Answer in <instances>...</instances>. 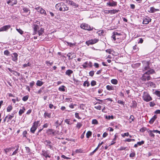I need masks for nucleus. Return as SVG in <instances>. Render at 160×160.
<instances>
[{"label": "nucleus", "instance_id": "44", "mask_svg": "<svg viewBox=\"0 0 160 160\" xmlns=\"http://www.w3.org/2000/svg\"><path fill=\"white\" fill-rule=\"evenodd\" d=\"M65 86H62V87H60L59 88V90L62 91H65V89H64Z\"/></svg>", "mask_w": 160, "mask_h": 160}, {"label": "nucleus", "instance_id": "26", "mask_svg": "<svg viewBox=\"0 0 160 160\" xmlns=\"http://www.w3.org/2000/svg\"><path fill=\"white\" fill-rule=\"evenodd\" d=\"M159 10L158 9H155L153 7H152L150 8V10L148 12L150 13H154V12Z\"/></svg>", "mask_w": 160, "mask_h": 160}, {"label": "nucleus", "instance_id": "16", "mask_svg": "<svg viewBox=\"0 0 160 160\" xmlns=\"http://www.w3.org/2000/svg\"><path fill=\"white\" fill-rule=\"evenodd\" d=\"M7 3L10 5L13 6L17 3V0H6Z\"/></svg>", "mask_w": 160, "mask_h": 160}, {"label": "nucleus", "instance_id": "30", "mask_svg": "<svg viewBox=\"0 0 160 160\" xmlns=\"http://www.w3.org/2000/svg\"><path fill=\"white\" fill-rule=\"evenodd\" d=\"M25 111V108L24 107H23L22 109H20L19 112V115L21 116L22 114Z\"/></svg>", "mask_w": 160, "mask_h": 160}, {"label": "nucleus", "instance_id": "10", "mask_svg": "<svg viewBox=\"0 0 160 160\" xmlns=\"http://www.w3.org/2000/svg\"><path fill=\"white\" fill-rule=\"evenodd\" d=\"M117 4V2L114 1L113 0H109L106 4L107 6L109 7H114L116 6Z\"/></svg>", "mask_w": 160, "mask_h": 160}, {"label": "nucleus", "instance_id": "18", "mask_svg": "<svg viewBox=\"0 0 160 160\" xmlns=\"http://www.w3.org/2000/svg\"><path fill=\"white\" fill-rule=\"evenodd\" d=\"M17 112L14 111L11 113V114L8 115L7 116H8V118L7 122H8L10 120H11L14 117V115Z\"/></svg>", "mask_w": 160, "mask_h": 160}, {"label": "nucleus", "instance_id": "11", "mask_svg": "<svg viewBox=\"0 0 160 160\" xmlns=\"http://www.w3.org/2000/svg\"><path fill=\"white\" fill-rule=\"evenodd\" d=\"M67 2L68 3V4L71 5L72 7H74V8H77L78 7V4H77L71 0H67Z\"/></svg>", "mask_w": 160, "mask_h": 160}, {"label": "nucleus", "instance_id": "41", "mask_svg": "<svg viewBox=\"0 0 160 160\" xmlns=\"http://www.w3.org/2000/svg\"><path fill=\"white\" fill-rule=\"evenodd\" d=\"M18 149H18V146L17 148L16 149V150L14 151L13 152V153L11 155V156H12L14 155H15L16 154H17L19 152Z\"/></svg>", "mask_w": 160, "mask_h": 160}, {"label": "nucleus", "instance_id": "14", "mask_svg": "<svg viewBox=\"0 0 160 160\" xmlns=\"http://www.w3.org/2000/svg\"><path fill=\"white\" fill-rule=\"evenodd\" d=\"M11 28V26L10 25L4 26L0 28V32L3 31H6Z\"/></svg>", "mask_w": 160, "mask_h": 160}, {"label": "nucleus", "instance_id": "55", "mask_svg": "<svg viewBox=\"0 0 160 160\" xmlns=\"http://www.w3.org/2000/svg\"><path fill=\"white\" fill-rule=\"evenodd\" d=\"M96 84V81L94 80H92L91 82V85L92 86H95Z\"/></svg>", "mask_w": 160, "mask_h": 160}, {"label": "nucleus", "instance_id": "5", "mask_svg": "<svg viewBox=\"0 0 160 160\" xmlns=\"http://www.w3.org/2000/svg\"><path fill=\"white\" fill-rule=\"evenodd\" d=\"M80 27L83 29L89 31L92 30L93 28V27H91L90 25L85 23H82Z\"/></svg>", "mask_w": 160, "mask_h": 160}, {"label": "nucleus", "instance_id": "61", "mask_svg": "<svg viewBox=\"0 0 160 160\" xmlns=\"http://www.w3.org/2000/svg\"><path fill=\"white\" fill-rule=\"evenodd\" d=\"M94 74V71H92L89 72V75L90 76L92 77Z\"/></svg>", "mask_w": 160, "mask_h": 160}, {"label": "nucleus", "instance_id": "36", "mask_svg": "<svg viewBox=\"0 0 160 160\" xmlns=\"http://www.w3.org/2000/svg\"><path fill=\"white\" fill-rule=\"evenodd\" d=\"M12 109V107L11 105H9L7 108V112H10Z\"/></svg>", "mask_w": 160, "mask_h": 160}, {"label": "nucleus", "instance_id": "4", "mask_svg": "<svg viewBox=\"0 0 160 160\" xmlns=\"http://www.w3.org/2000/svg\"><path fill=\"white\" fill-rule=\"evenodd\" d=\"M142 97L143 100L147 102L150 101L152 99L149 93L147 92H143Z\"/></svg>", "mask_w": 160, "mask_h": 160}, {"label": "nucleus", "instance_id": "20", "mask_svg": "<svg viewBox=\"0 0 160 160\" xmlns=\"http://www.w3.org/2000/svg\"><path fill=\"white\" fill-rule=\"evenodd\" d=\"M18 54L16 52L13 53L12 55V60L16 62L18 60Z\"/></svg>", "mask_w": 160, "mask_h": 160}, {"label": "nucleus", "instance_id": "23", "mask_svg": "<svg viewBox=\"0 0 160 160\" xmlns=\"http://www.w3.org/2000/svg\"><path fill=\"white\" fill-rule=\"evenodd\" d=\"M151 19L149 18H145L143 20V23L146 24H148L149 22H151Z\"/></svg>", "mask_w": 160, "mask_h": 160}, {"label": "nucleus", "instance_id": "21", "mask_svg": "<svg viewBox=\"0 0 160 160\" xmlns=\"http://www.w3.org/2000/svg\"><path fill=\"white\" fill-rule=\"evenodd\" d=\"M46 133L48 135H54V129H48L46 131Z\"/></svg>", "mask_w": 160, "mask_h": 160}, {"label": "nucleus", "instance_id": "8", "mask_svg": "<svg viewBox=\"0 0 160 160\" xmlns=\"http://www.w3.org/2000/svg\"><path fill=\"white\" fill-rule=\"evenodd\" d=\"M98 39H91L86 41V44L88 45L94 44L98 42Z\"/></svg>", "mask_w": 160, "mask_h": 160}, {"label": "nucleus", "instance_id": "19", "mask_svg": "<svg viewBox=\"0 0 160 160\" xmlns=\"http://www.w3.org/2000/svg\"><path fill=\"white\" fill-rule=\"evenodd\" d=\"M121 34L120 33H118L117 32H113L112 33V38L115 41L116 39L117 35H121Z\"/></svg>", "mask_w": 160, "mask_h": 160}, {"label": "nucleus", "instance_id": "27", "mask_svg": "<svg viewBox=\"0 0 160 160\" xmlns=\"http://www.w3.org/2000/svg\"><path fill=\"white\" fill-rule=\"evenodd\" d=\"M73 71L70 69H68L65 72V74L66 75L68 76L69 77H70L71 76V74L73 73Z\"/></svg>", "mask_w": 160, "mask_h": 160}, {"label": "nucleus", "instance_id": "58", "mask_svg": "<svg viewBox=\"0 0 160 160\" xmlns=\"http://www.w3.org/2000/svg\"><path fill=\"white\" fill-rule=\"evenodd\" d=\"M129 119L131 120V121H130V122H132L133 121L134 119V118L133 115H131L130 116V117L129 118Z\"/></svg>", "mask_w": 160, "mask_h": 160}, {"label": "nucleus", "instance_id": "13", "mask_svg": "<svg viewBox=\"0 0 160 160\" xmlns=\"http://www.w3.org/2000/svg\"><path fill=\"white\" fill-rule=\"evenodd\" d=\"M42 155H43L47 158L48 157L50 158L51 157V155L49 152L48 151H45L43 150L42 151Z\"/></svg>", "mask_w": 160, "mask_h": 160}, {"label": "nucleus", "instance_id": "50", "mask_svg": "<svg viewBox=\"0 0 160 160\" xmlns=\"http://www.w3.org/2000/svg\"><path fill=\"white\" fill-rule=\"evenodd\" d=\"M137 144L138 146H141L144 143V141H142L141 142H138L137 143Z\"/></svg>", "mask_w": 160, "mask_h": 160}, {"label": "nucleus", "instance_id": "29", "mask_svg": "<svg viewBox=\"0 0 160 160\" xmlns=\"http://www.w3.org/2000/svg\"><path fill=\"white\" fill-rule=\"evenodd\" d=\"M14 148H13V147H11V148H5V149H4V150L5 152V153L7 154V153L11 151L12 149H14Z\"/></svg>", "mask_w": 160, "mask_h": 160}, {"label": "nucleus", "instance_id": "12", "mask_svg": "<svg viewBox=\"0 0 160 160\" xmlns=\"http://www.w3.org/2000/svg\"><path fill=\"white\" fill-rule=\"evenodd\" d=\"M23 11L22 12V13H25L27 15L30 14L31 11L29 8L24 6H22Z\"/></svg>", "mask_w": 160, "mask_h": 160}, {"label": "nucleus", "instance_id": "60", "mask_svg": "<svg viewBox=\"0 0 160 160\" xmlns=\"http://www.w3.org/2000/svg\"><path fill=\"white\" fill-rule=\"evenodd\" d=\"M106 118L107 119H113V116H106Z\"/></svg>", "mask_w": 160, "mask_h": 160}, {"label": "nucleus", "instance_id": "42", "mask_svg": "<svg viewBox=\"0 0 160 160\" xmlns=\"http://www.w3.org/2000/svg\"><path fill=\"white\" fill-rule=\"evenodd\" d=\"M54 135H56L57 134V135H59L60 134L61 132L59 131L58 130H54Z\"/></svg>", "mask_w": 160, "mask_h": 160}, {"label": "nucleus", "instance_id": "40", "mask_svg": "<svg viewBox=\"0 0 160 160\" xmlns=\"http://www.w3.org/2000/svg\"><path fill=\"white\" fill-rule=\"evenodd\" d=\"M17 31L21 34L22 35L23 33V31L20 28H16Z\"/></svg>", "mask_w": 160, "mask_h": 160}, {"label": "nucleus", "instance_id": "57", "mask_svg": "<svg viewBox=\"0 0 160 160\" xmlns=\"http://www.w3.org/2000/svg\"><path fill=\"white\" fill-rule=\"evenodd\" d=\"M135 153L134 152L131 153L129 155V157L131 158H133L135 156Z\"/></svg>", "mask_w": 160, "mask_h": 160}, {"label": "nucleus", "instance_id": "54", "mask_svg": "<svg viewBox=\"0 0 160 160\" xmlns=\"http://www.w3.org/2000/svg\"><path fill=\"white\" fill-rule=\"evenodd\" d=\"M4 53L5 55L8 56L10 52L8 50H6L4 51Z\"/></svg>", "mask_w": 160, "mask_h": 160}, {"label": "nucleus", "instance_id": "63", "mask_svg": "<svg viewBox=\"0 0 160 160\" xmlns=\"http://www.w3.org/2000/svg\"><path fill=\"white\" fill-rule=\"evenodd\" d=\"M75 117L76 118L79 119H81V118L79 116V114L78 113H76L75 114Z\"/></svg>", "mask_w": 160, "mask_h": 160}, {"label": "nucleus", "instance_id": "48", "mask_svg": "<svg viewBox=\"0 0 160 160\" xmlns=\"http://www.w3.org/2000/svg\"><path fill=\"white\" fill-rule=\"evenodd\" d=\"M133 51L135 52H136L138 50V48L136 45L133 47Z\"/></svg>", "mask_w": 160, "mask_h": 160}, {"label": "nucleus", "instance_id": "2", "mask_svg": "<svg viewBox=\"0 0 160 160\" xmlns=\"http://www.w3.org/2000/svg\"><path fill=\"white\" fill-rule=\"evenodd\" d=\"M55 7L57 10L60 11L65 12L69 10L68 7L62 2L57 4L55 5Z\"/></svg>", "mask_w": 160, "mask_h": 160}, {"label": "nucleus", "instance_id": "7", "mask_svg": "<svg viewBox=\"0 0 160 160\" xmlns=\"http://www.w3.org/2000/svg\"><path fill=\"white\" fill-rule=\"evenodd\" d=\"M143 64V67H142V71H147L148 70L150 67L149 66L150 62L148 61H143L142 62Z\"/></svg>", "mask_w": 160, "mask_h": 160}, {"label": "nucleus", "instance_id": "64", "mask_svg": "<svg viewBox=\"0 0 160 160\" xmlns=\"http://www.w3.org/2000/svg\"><path fill=\"white\" fill-rule=\"evenodd\" d=\"M155 94L158 97H160V91H156L155 92Z\"/></svg>", "mask_w": 160, "mask_h": 160}, {"label": "nucleus", "instance_id": "25", "mask_svg": "<svg viewBox=\"0 0 160 160\" xmlns=\"http://www.w3.org/2000/svg\"><path fill=\"white\" fill-rule=\"evenodd\" d=\"M146 85L148 87H154L155 84L152 82H149L146 83Z\"/></svg>", "mask_w": 160, "mask_h": 160}, {"label": "nucleus", "instance_id": "45", "mask_svg": "<svg viewBox=\"0 0 160 160\" xmlns=\"http://www.w3.org/2000/svg\"><path fill=\"white\" fill-rule=\"evenodd\" d=\"M86 85L87 87H88L90 85L89 82L87 81H85L83 84V85L84 86H85Z\"/></svg>", "mask_w": 160, "mask_h": 160}, {"label": "nucleus", "instance_id": "39", "mask_svg": "<svg viewBox=\"0 0 160 160\" xmlns=\"http://www.w3.org/2000/svg\"><path fill=\"white\" fill-rule=\"evenodd\" d=\"M148 132L149 133V135L150 136L154 138L155 136L154 134L153 133V132H152V130H149L148 131Z\"/></svg>", "mask_w": 160, "mask_h": 160}, {"label": "nucleus", "instance_id": "49", "mask_svg": "<svg viewBox=\"0 0 160 160\" xmlns=\"http://www.w3.org/2000/svg\"><path fill=\"white\" fill-rule=\"evenodd\" d=\"M98 123V122L96 119H94L92 120V124H97Z\"/></svg>", "mask_w": 160, "mask_h": 160}, {"label": "nucleus", "instance_id": "28", "mask_svg": "<svg viewBox=\"0 0 160 160\" xmlns=\"http://www.w3.org/2000/svg\"><path fill=\"white\" fill-rule=\"evenodd\" d=\"M44 116L45 118L47 117L50 118L51 117V113H49L47 112H45L44 113Z\"/></svg>", "mask_w": 160, "mask_h": 160}, {"label": "nucleus", "instance_id": "15", "mask_svg": "<svg viewBox=\"0 0 160 160\" xmlns=\"http://www.w3.org/2000/svg\"><path fill=\"white\" fill-rule=\"evenodd\" d=\"M82 66H83L84 68H86L88 66L90 67H92V62H88V61L84 63Z\"/></svg>", "mask_w": 160, "mask_h": 160}, {"label": "nucleus", "instance_id": "1", "mask_svg": "<svg viewBox=\"0 0 160 160\" xmlns=\"http://www.w3.org/2000/svg\"><path fill=\"white\" fill-rule=\"evenodd\" d=\"M41 26L42 25L40 24L39 21L36 19L34 20L32 26L33 29V35H35L38 32L39 36L42 35L44 29L41 27Z\"/></svg>", "mask_w": 160, "mask_h": 160}, {"label": "nucleus", "instance_id": "53", "mask_svg": "<svg viewBox=\"0 0 160 160\" xmlns=\"http://www.w3.org/2000/svg\"><path fill=\"white\" fill-rule=\"evenodd\" d=\"M137 106V103L135 101H132V107L134 108H136Z\"/></svg>", "mask_w": 160, "mask_h": 160}, {"label": "nucleus", "instance_id": "37", "mask_svg": "<svg viewBox=\"0 0 160 160\" xmlns=\"http://www.w3.org/2000/svg\"><path fill=\"white\" fill-rule=\"evenodd\" d=\"M92 135V132L90 131H88L86 133V137L87 138H89Z\"/></svg>", "mask_w": 160, "mask_h": 160}, {"label": "nucleus", "instance_id": "56", "mask_svg": "<svg viewBox=\"0 0 160 160\" xmlns=\"http://www.w3.org/2000/svg\"><path fill=\"white\" fill-rule=\"evenodd\" d=\"M98 150V148H96L92 152H91L90 154L89 155L90 156H92V155L94 153L96 152V151Z\"/></svg>", "mask_w": 160, "mask_h": 160}, {"label": "nucleus", "instance_id": "47", "mask_svg": "<svg viewBox=\"0 0 160 160\" xmlns=\"http://www.w3.org/2000/svg\"><path fill=\"white\" fill-rule=\"evenodd\" d=\"M28 98V95L25 96L23 97L22 100L24 101H26Z\"/></svg>", "mask_w": 160, "mask_h": 160}, {"label": "nucleus", "instance_id": "38", "mask_svg": "<svg viewBox=\"0 0 160 160\" xmlns=\"http://www.w3.org/2000/svg\"><path fill=\"white\" fill-rule=\"evenodd\" d=\"M111 82L112 84L116 85L118 83V81L117 79H112L111 80Z\"/></svg>", "mask_w": 160, "mask_h": 160}, {"label": "nucleus", "instance_id": "6", "mask_svg": "<svg viewBox=\"0 0 160 160\" xmlns=\"http://www.w3.org/2000/svg\"><path fill=\"white\" fill-rule=\"evenodd\" d=\"M39 121H37L33 122V125L30 129V131L32 133H34L35 132L38 127V125L39 124Z\"/></svg>", "mask_w": 160, "mask_h": 160}, {"label": "nucleus", "instance_id": "59", "mask_svg": "<svg viewBox=\"0 0 160 160\" xmlns=\"http://www.w3.org/2000/svg\"><path fill=\"white\" fill-rule=\"evenodd\" d=\"M30 65H31V64H30L29 62H28L27 64H23V66L24 68H26L28 66H30Z\"/></svg>", "mask_w": 160, "mask_h": 160}, {"label": "nucleus", "instance_id": "3", "mask_svg": "<svg viewBox=\"0 0 160 160\" xmlns=\"http://www.w3.org/2000/svg\"><path fill=\"white\" fill-rule=\"evenodd\" d=\"M151 78L150 75L147 73V72H145L140 78V80L142 82H145L147 81H149L151 80Z\"/></svg>", "mask_w": 160, "mask_h": 160}, {"label": "nucleus", "instance_id": "22", "mask_svg": "<svg viewBox=\"0 0 160 160\" xmlns=\"http://www.w3.org/2000/svg\"><path fill=\"white\" fill-rule=\"evenodd\" d=\"M145 72H147V73L149 75L155 73V71L153 69H151L150 68Z\"/></svg>", "mask_w": 160, "mask_h": 160}, {"label": "nucleus", "instance_id": "51", "mask_svg": "<svg viewBox=\"0 0 160 160\" xmlns=\"http://www.w3.org/2000/svg\"><path fill=\"white\" fill-rule=\"evenodd\" d=\"M129 135V133L128 132H127L124 133L123 134H122V137H124L125 136H128Z\"/></svg>", "mask_w": 160, "mask_h": 160}, {"label": "nucleus", "instance_id": "9", "mask_svg": "<svg viewBox=\"0 0 160 160\" xmlns=\"http://www.w3.org/2000/svg\"><path fill=\"white\" fill-rule=\"evenodd\" d=\"M35 9L38 11V12H39L42 14L46 16L47 14L46 11L42 7H38L35 8Z\"/></svg>", "mask_w": 160, "mask_h": 160}, {"label": "nucleus", "instance_id": "33", "mask_svg": "<svg viewBox=\"0 0 160 160\" xmlns=\"http://www.w3.org/2000/svg\"><path fill=\"white\" fill-rule=\"evenodd\" d=\"M62 122H62L60 123L59 122V121L58 120L56 121L54 125L55 126H56V128H58V127L61 125Z\"/></svg>", "mask_w": 160, "mask_h": 160}, {"label": "nucleus", "instance_id": "34", "mask_svg": "<svg viewBox=\"0 0 160 160\" xmlns=\"http://www.w3.org/2000/svg\"><path fill=\"white\" fill-rule=\"evenodd\" d=\"M107 89L109 91L113 90H114V88L112 86L108 85L106 86Z\"/></svg>", "mask_w": 160, "mask_h": 160}, {"label": "nucleus", "instance_id": "31", "mask_svg": "<svg viewBox=\"0 0 160 160\" xmlns=\"http://www.w3.org/2000/svg\"><path fill=\"white\" fill-rule=\"evenodd\" d=\"M109 11L110 13L111 14H115L116 13L118 12L119 11V10L116 9L110 10H109Z\"/></svg>", "mask_w": 160, "mask_h": 160}, {"label": "nucleus", "instance_id": "52", "mask_svg": "<svg viewBox=\"0 0 160 160\" xmlns=\"http://www.w3.org/2000/svg\"><path fill=\"white\" fill-rule=\"evenodd\" d=\"M65 122L68 124L71 125L72 123H71L69 120V119H66L64 120Z\"/></svg>", "mask_w": 160, "mask_h": 160}, {"label": "nucleus", "instance_id": "35", "mask_svg": "<svg viewBox=\"0 0 160 160\" xmlns=\"http://www.w3.org/2000/svg\"><path fill=\"white\" fill-rule=\"evenodd\" d=\"M117 137V136L116 135H114V138L113 139L112 141V143L110 144V145H112L114 144L115 143V141L116 139V138Z\"/></svg>", "mask_w": 160, "mask_h": 160}, {"label": "nucleus", "instance_id": "62", "mask_svg": "<svg viewBox=\"0 0 160 160\" xmlns=\"http://www.w3.org/2000/svg\"><path fill=\"white\" fill-rule=\"evenodd\" d=\"M104 33V32L103 30L99 31H98V35L99 36H101L103 35V33Z\"/></svg>", "mask_w": 160, "mask_h": 160}, {"label": "nucleus", "instance_id": "43", "mask_svg": "<svg viewBox=\"0 0 160 160\" xmlns=\"http://www.w3.org/2000/svg\"><path fill=\"white\" fill-rule=\"evenodd\" d=\"M82 126V124L80 122H78L76 127L78 129H79Z\"/></svg>", "mask_w": 160, "mask_h": 160}, {"label": "nucleus", "instance_id": "17", "mask_svg": "<svg viewBox=\"0 0 160 160\" xmlns=\"http://www.w3.org/2000/svg\"><path fill=\"white\" fill-rule=\"evenodd\" d=\"M67 56L68 57L69 60H71L76 57V55L74 53L71 52L68 53L67 54Z\"/></svg>", "mask_w": 160, "mask_h": 160}, {"label": "nucleus", "instance_id": "46", "mask_svg": "<svg viewBox=\"0 0 160 160\" xmlns=\"http://www.w3.org/2000/svg\"><path fill=\"white\" fill-rule=\"evenodd\" d=\"M150 106L151 107H152L156 105V104L154 102V101L151 102L149 103Z\"/></svg>", "mask_w": 160, "mask_h": 160}, {"label": "nucleus", "instance_id": "32", "mask_svg": "<svg viewBox=\"0 0 160 160\" xmlns=\"http://www.w3.org/2000/svg\"><path fill=\"white\" fill-rule=\"evenodd\" d=\"M44 83V82L38 80L37 81L36 85L38 86H41Z\"/></svg>", "mask_w": 160, "mask_h": 160}, {"label": "nucleus", "instance_id": "24", "mask_svg": "<svg viewBox=\"0 0 160 160\" xmlns=\"http://www.w3.org/2000/svg\"><path fill=\"white\" fill-rule=\"evenodd\" d=\"M157 118V116L156 115H154L150 120L149 123L151 124H152Z\"/></svg>", "mask_w": 160, "mask_h": 160}]
</instances>
